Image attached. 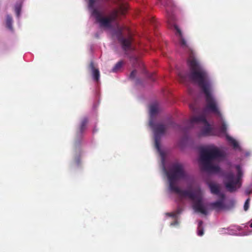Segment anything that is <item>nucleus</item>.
Listing matches in <instances>:
<instances>
[{
	"instance_id": "nucleus-20",
	"label": "nucleus",
	"mask_w": 252,
	"mask_h": 252,
	"mask_svg": "<svg viewBox=\"0 0 252 252\" xmlns=\"http://www.w3.org/2000/svg\"><path fill=\"white\" fill-rule=\"evenodd\" d=\"M21 9V7L20 5H16L15 6V11L16 15L18 17H19L20 15Z\"/></svg>"
},
{
	"instance_id": "nucleus-22",
	"label": "nucleus",
	"mask_w": 252,
	"mask_h": 252,
	"mask_svg": "<svg viewBox=\"0 0 252 252\" xmlns=\"http://www.w3.org/2000/svg\"><path fill=\"white\" fill-rule=\"evenodd\" d=\"M169 125L170 126L173 127L174 128H176V126H177V127L179 126V125H177L176 124H175L174 122H171Z\"/></svg>"
},
{
	"instance_id": "nucleus-29",
	"label": "nucleus",
	"mask_w": 252,
	"mask_h": 252,
	"mask_svg": "<svg viewBox=\"0 0 252 252\" xmlns=\"http://www.w3.org/2000/svg\"><path fill=\"white\" fill-rule=\"evenodd\" d=\"M250 226L252 228V222L250 224Z\"/></svg>"
},
{
	"instance_id": "nucleus-12",
	"label": "nucleus",
	"mask_w": 252,
	"mask_h": 252,
	"mask_svg": "<svg viewBox=\"0 0 252 252\" xmlns=\"http://www.w3.org/2000/svg\"><path fill=\"white\" fill-rule=\"evenodd\" d=\"M89 67L91 68L92 70L93 79L95 81L98 82L100 78V73L98 69L95 68L94 63L93 62H91L90 63Z\"/></svg>"
},
{
	"instance_id": "nucleus-3",
	"label": "nucleus",
	"mask_w": 252,
	"mask_h": 252,
	"mask_svg": "<svg viewBox=\"0 0 252 252\" xmlns=\"http://www.w3.org/2000/svg\"><path fill=\"white\" fill-rule=\"evenodd\" d=\"M224 156V152L218 148H201L200 150V162L202 170L209 173H219L220 168L218 165H213L212 161Z\"/></svg>"
},
{
	"instance_id": "nucleus-25",
	"label": "nucleus",
	"mask_w": 252,
	"mask_h": 252,
	"mask_svg": "<svg viewBox=\"0 0 252 252\" xmlns=\"http://www.w3.org/2000/svg\"><path fill=\"white\" fill-rule=\"evenodd\" d=\"M167 215H168L170 217H173V218H175L176 217V214L173 213H168Z\"/></svg>"
},
{
	"instance_id": "nucleus-24",
	"label": "nucleus",
	"mask_w": 252,
	"mask_h": 252,
	"mask_svg": "<svg viewBox=\"0 0 252 252\" xmlns=\"http://www.w3.org/2000/svg\"><path fill=\"white\" fill-rule=\"evenodd\" d=\"M168 22H173V18L171 16H169L168 17Z\"/></svg>"
},
{
	"instance_id": "nucleus-28",
	"label": "nucleus",
	"mask_w": 252,
	"mask_h": 252,
	"mask_svg": "<svg viewBox=\"0 0 252 252\" xmlns=\"http://www.w3.org/2000/svg\"><path fill=\"white\" fill-rule=\"evenodd\" d=\"M190 109H194V108L191 105H190Z\"/></svg>"
},
{
	"instance_id": "nucleus-1",
	"label": "nucleus",
	"mask_w": 252,
	"mask_h": 252,
	"mask_svg": "<svg viewBox=\"0 0 252 252\" xmlns=\"http://www.w3.org/2000/svg\"><path fill=\"white\" fill-rule=\"evenodd\" d=\"M188 64L190 69L189 78L193 82L198 84L205 94L206 110L221 118L222 122L220 130L221 133L226 135V139L228 142H237L233 137L226 133L227 125L222 120L218 101L212 94V86L208 74L195 58L192 51H191L188 60Z\"/></svg>"
},
{
	"instance_id": "nucleus-30",
	"label": "nucleus",
	"mask_w": 252,
	"mask_h": 252,
	"mask_svg": "<svg viewBox=\"0 0 252 252\" xmlns=\"http://www.w3.org/2000/svg\"><path fill=\"white\" fill-rule=\"evenodd\" d=\"M135 59L136 61H138V60L136 58Z\"/></svg>"
},
{
	"instance_id": "nucleus-8",
	"label": "nucleus",
	"mask_w": 252,
	"mask_h": 252,
	"mask_svg": "<svg viewBox=\"0 0 252 252\" xmlns=\"http://www.w3.org/2000/svg\"><path fill=\"white\" fill-rule=\"evenodd\" d=\"M149 126L153 130L155 135V142H159L160 136L165 132L167 126L161 124H155L152 120L149 122Z\"/></svg>"
},
{
	"instance_id": "nucleus-2",
	"label": "nucleus",
	"mask_w": 252,
	"mask_h": 252,
	"mask_svg": "<svg viewBox=\"0 0 252 252\" xmlns=\"http://www.w3.org/2000/svg\"><path fill=\"white\" fill-rule=\"evenodd\" d=\"M169 181L170 190L178 194L181 197H188L194 201L193 208L196 212L207 215L208 211L206 206L203 203L200 190L193 192L189 190H182L175 185L176 182L180 180H186L189 175L183 164L175 162L171 163L166 171Z\"/></svg>"
},
{
	"instance_id": "nucleus-17",
	"label": "nucleus",
	"mask_w": 252,
	"mask_h": 252,
	"mask_svg": "<svg viewBox=\"0 0 252 252\" xmlns=\"http://www.w3.org/2000/svg\"><path fill=\"white\" fill-rule=\"evenodd\" d=\"M203 221L200 220L198 225V235L201 236L204 234V230L202 227Z\"/></svg>"
},
{
	"instance_id": "nucleus-15",
	"label": "nucleus",
	"mask_w": 252,
	"mask_h": 252,
	"mask_svg": "<svg viewBox=\"0 0 252 252\" xmlns=\"http://www.w3.org/2000/svg\"><path fill=\"white\" fill-rule=\"evenodd\" d=\"M160 144L161 143H155V148L156 149L160 156L163 158L165 154L160 149Z\"/></svg>"
},
{
	"instance_id": "nucleus-11",
	"label": "nucleus",
	"mask_w": 252,
	"mask_h": 252,
	"mask_svg": "<svg viewBox=\"0 0 252 252\" xmlns=\"http://www.w3.org/2000/svg\"><path fill=\"white\" fill-rule=\"evenodd\" d=\"M171 26H173L174 29L176 31L177 33L178 34L180 37V44L181 46L183 48H188V46L187 44L186 41L182 36V33L180 29L179 28L177 25L174 23H173V25H171Z\"/></svg>"
},
{
	"instance_id": "nucleus-7",
	"label": "nucleus",
	"mask_w": 252,
	"mask_h": 252,
	"mask_svg": "<svg viewBox=\"0 0 252 252\" xmlns=\"http://www.w3.org/2000/svg\"><path fill=\"white\" fill-rule=\"evenodd\" d=\"M202 124L204 125L201 129V135L206 136L211 134L212 128L208 121L206 120V116L202 114L199 116H193L190 120V125L193 126L195 124Z\"/></svg>"
},
{
	"instance_id": "nucleus-16",
	"label": "nucleus",
	"mask_w": 252,
	"mask_h": 252,
	"mask_svg": "<svg viewBox=\"0 0 252 252\" xmlns=\"http://www.w3.org/2000/svg\"><path fill=\"white\" fill-rule=\"evenodd\" d=\"M123 65V62L121 61L118 62L114 66V67L112 69V71L113 72H116L118 71L122 67Z\"/></svg>"
},
{
	"instance_id": "nucleus-13",
	"label": "nucleus",
	"mask_w": 252,
	"mask_h": 252,
	"mask_svg": "<svg viewBox=\"0 0 252 252\" xmlns=\"http://www.w3.org/2000/svg\"><path fill=\"white\" fill-rule=\"evenodd\" d=\"M210 206L215 209H220L223 207V203L222 201L220 200L211 203Z\"/></svg>"
},
{
	"instance_id": "nucleus-14",
	"label": "nucleus",
	"mask_w": 252,
	"mask_h": 252,
	"mask_svg": "<svg viewBox=\"0 0 252 252\" xmlns=\"http://www.w3.org/2000/svg\"><path fill=\"white\" fill-rule=\"evenodd\" d=\"M158 111V107L157 104H153L150 106V112L151 116L157 114Z\"/></svg>"
},
{
	"instance_id": "nucleus-10",
	"label": "nucleus",
	"mask_w": 252,
	"mask_h": 252,
	"mask_svg": "<svg viewBox=\"0 0 252 252\" xmlns=\"http://www.w3.org/2000/svg\"><path fill=\"white\" fill-rule=\"evenodd\" d=\"M208 186L210 189L211 192L213 194L218 195L222 199L224 198V195L223 193H221L220 192V189L218 185L212 183H209Z\"/></svg>"
},
{
	"instance_id": "nucleus-5",
	"label": "nucleus",
	"mask_w": 252,
	"mask_h": 252,
	"mask_svg": "<svg viewBox=\"0 0 252 252\" xmlns=\"http://www.w3.org/2000/svg\"><path fill=\"white\" fill-rule=\"evenodd\" d=\"M236 168L237 170L236 177L232 172L226 173L224 175L225 187L227 190L231 192L236 191L241 186L240 179L242 177L243 172L240 165H236Z\"/></svg>"
},
{
	"instance_id": "nucleus-21",
	"label": "nucleus",
	"mask_w": 252,
	"mask_h": 252,
	"mask_svg": "<svg viewBox=\"0 0 252 252\" xmlns=\"http://www.w3.org/2000/svg\"><path fill=\"white\" fill-rule=\"evenodd\" d=\"M136 73H137L136 70H133L130 73V75H129V78L131 79H134L136 76Z\"/></svg>"
},
{
	"instance_id": "nucleus-27",
	"label": "nucleus",
	"mask_w": 252,
	"mask_h": 252,
	"mask_svg": "<svg viewBox=\"0 0 252 252\" xmlns=\"http://www.w3.org/2000/svg\"><path fill=\"white\" fill-rule=\"evenodd\" d=\"M251 193V190H246V193L247 195L250 194Z\"/></svg>"
},
{
	"instance_id": "nucleus-19",
	"label": "nucleus",
	"mask_w": 252,
	"mask_h": 252,
	"mask_svg": "<svg viewBox=\"0 0 252 252\" xmlns=\"http://www.w3.org/2000/svg\"><path fill=\"white\" fill-rule=\"evenodd\" d=\"M250 198H248L245 201L244 205V210L245 211H247L248 210L250 206Z\"/></svg>"
},
{
	"instance_id": "nucleus-18",
	"label": "nucleus",
	"mask_w": 252,
	"mask_h": 252,
	"mask_svg": "<svg viewBox=\"0 0 252 252\" xmlns=\"http://www.w3.org/2000/svg\"><path fill=\"white\" fill-rule=\"evenodd\" d=\"M12 17L8 15L6 18V26L9 29H12Z\"/></svg>"
},
{
	"instance_id": "nucleus-23",
	"label": "nucleus",
	"mask_w": 252,
	"mask_h": 252,
	"mask_svg": "<svg viewBox=\"0 0 252 252\" xmlns=\"http://www.w3.org/2000/svg\"><path fill=\"white\" fill-rule=\"evenodd\" d=\"M233 145V147L234 149H236L239 147V143H231Z\"/></svg>"
},
{
	"instance_id": "nucleus-4",
	"label": "nucleus",
	"mask_w": 252,
	"mask_h": 252,
	"mask_svg": "<svg viewBox=\"0 0 252 252\" xmlns=\"http://www.w3.org/2000/svg\"><path fill=\"white\" fill-rule=\"evenodd\" d=\"M96 0H89V7L92 10V14L101 27L111 28L112 23L115 22L119 15H124L127 7L121 4L118 9L113 10L107 17H103L101 12L94 7Z\"/></svg>"
},
{
	"instance_id": "nucleus-9",
	"label": "nucleus",
	"mask_w": 252,
	"mask_h": 252,
	"mask_svg": "<svg viewBox=\"0 0 252 252\" xmlns=\"http://www.w3.org/2000/svg\"><path fill=\"white\" fill-rule=\"evenodd\" d=\"M88 120L87 118H84L82 120L80 125L76 128V137L77 138H81L86 129L87 125Z\"/></svg>"
},
{
	"instance_id": "nucleus-26",
	"label": "nucleus",
	"mask_w": 252,
	"mask_h": 252,
	"mask_svg": "<svg viewBox=\"0 0 252 252\" xmlns=\"http://www.w3.org/2000/svg\"><path fill=\"white\" fill-rule=\"evenodd\" d=\"M150 78H151V79L153 81H155L156 80V79H155V75H151L150 76Z\"/></svg>"
},
{
	"instance_id": "nucleus-6",
	"label": "nucleus",
	"mask_w": 252,
	"mask_h": 252,
	"mask_svg": "<svg viewBox=\"0 0 252 252\" xmlns=\"http://www.w3.org/2000/svg\"><path fill=\"white\" fill-rule=\"evenodd\" d=\"M122 45L123 49L127 51L132 49V36L128 28L118 27L114 33Z\"/></svg>"
}]
</instances>
